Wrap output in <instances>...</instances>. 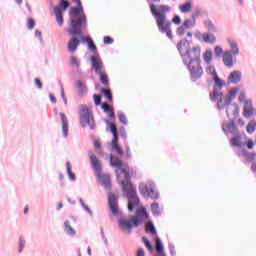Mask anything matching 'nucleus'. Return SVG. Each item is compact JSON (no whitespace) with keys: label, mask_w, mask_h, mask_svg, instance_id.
<instances>
[{"label":"nucleus","mask_w":256,"mask_h":256,"mask_svg":"<svg viewBox=\"0 0 256 256\" xmlns=\"http://www.w3.org/2000/svg\"><path fill=\"white\" fill-rule=\"evenodd\" d=\"M171 11L167 5H150V12L156 19L157 28L161 33H166L169 39H172L171 22L167 19L166 14Z\"/></svg>","instance_id":"f257e3e1"},{"label":"nucleus","mask_w":256,"mask_h":256,"mask_svg":"<svg viewBox=\"0 0 256 256\" xmlns=\"http://www.w3.org/2000/svg\"><path fill=\"white\" fill-rule=\"evenodd\" d=\"M70 15H73V18L70 20L67 32L71 37H75V35H83V30H81V28L87 26V16L83 12L81 2L80 4H77L76 7L70 8Z\"/></svg>","instance_id":"f03ea898"},{"label":"nucleus","mask_w":256,"mask_h":256,"mask_svg":"<svg viewBox=\"0 0 256 256\" xmlns=\"http://www.w3.org/2000/svg\"><path fill=\"white\" fill-rule=\"evenodd\" d=\"M110 165L111 167H115L118 183L122 187L126 199H129V172L122 169L123 162L119 159V157L113 156V154H110Z\"/></svg>","instance_id":"7ed1b4c3"},{"label":"nucleus","mask_w":256,"mask_h":256,"mask_svg":"<svg viewBox=\"0 0 256 256\" xmlns=\"http://www.w3.org/2000/svg\"><path fill=\"white\" fill-rule=\"evenodd\" d=\"M88 155L99 183L102 185V187H104V189H106V191L111 190V177L108 174H101V162L99 159H97V156L93 154V151H90Z\"/></svg>","instance_id":"20e7f679"},{"label":"nucleus","mask_w":256,"mask_h":256,"mask_svg":"<svg viewBox=\"0 0 256 256\" xmlns=\"http://www.w3.org/2000/svg\"><path fill=\"white\" fill-rule=\"evenodd\" d=\"M236 92V90L232 89L229 90V93L227 95H223L222 92L217 91V89H215V91L210 92L209 98L212 102L218 101L217 107L219 110H222L226 106L230 105L231 101L234 99L236 95Z\"/></svg>","instance_id":"39448f33"},{"label":"nucleus","mask_w":256,"mask_h":256,"mask_svg":"<svg viewBox=\"0 0 256 256\" xmlns=\"http://www.w3.org/2000/svg\"><path fill=\"white\" fill-rule=\"evenodd\" d=\"M177 50L181 55L183 62L186 64L188 59L195 58L198 54H201V50L198 46L190 49V43L187 39H182L177 44Z\"/></svg>","instance_id":"423d86ee"},{"label":"nucleus","mask_w":256,"mask_h":256,"mask_svg":"<svg viewBox=\"0 0 256 256\" xmlns=\"http://www.w3.org/2000/svg\"><path fill=\"white\" fill-rule=\"evenodd\" d=\"M201 53H198V55H196L195 57H191L188 59V63L186 62L185 64H187V69L189 71L190 74V78L192 81H197L199 80L204 71L203 68L201 67Z\"/></svg>","instance_id":"0eeeda50"},{"label":"nucleus","mask_w":256,"mask_h":256,"mask_svg":"<svg viewBox=\"0 0 256 256\" xmlns=\"http://www.w3.org/2000/svg\"><path fill=\"white\" fill-rule=\"evenodd\" d=\"M78 115L80 119V127H83L84 129L89 127L91 131H95V119L93 118V114L89 112V107H87V105L81 104L79 106Z\"/></svg>","instance_id":"6e6552de"},{"label":"nucleus","mask_w":256,"mask_h":256,"mask_svg":"<svg viewBox=\"0 0 256 256\" xmlns=\"http://www.w3.org/2000/svg\"><path fill=\"white\" fill-rule=\"evenodd\" d=\"M139 189H140V193L145 198H150L152 200L159 199V192L157 191V189H155V184H153V182L151 181H148L146 183L142 182L140 183Z\"/></svg>","instance_id":"1a4fd4ad"},{"label":"nucleus","mask_w":256,"mask_h":256,"mask_svg":"<svg viewBox=\"0 0 256 256\" xmlns=\"http://www.w3.org/2000/svg\"><path fill=\"white\" fill-rule=\"evenodd\" d=\"M147 217L148 215L145 207L137 209L136 214L132 216L129 220V228L131 229L139 227V225H141V223H143V221H145Z\"/></svg>","instance_id":"9d476101"},{"label":"nucleus","mask_w":256,"mask_h":256,"mask_svg":"<svg viewBox=\"0 0 256 256\" xmlns=\"http://www.w3.org/2000/svg\"><path fill=\"white\" fill-rule=\"evenodd\" d=\"M139 194H137V187L133 183H129V210L133 211L139 207Z\"/></svg>","instance_id":"9b49d317"},{"label":"nucleus","mask_w":256,"mask_h":256,"mask_svg":"<svg viewBox=\"0 0 256 256\" xmlns=\"http://www.w3.org/2000/svg\"><path fill=\"white\" fill-rule=\"evenodd\" d=\"M105 123L109 125L110 131L113 135L111 143L112 149L116 151L118 155H123V150L119 147V144H117L119 142V138L117 137V126H115L113 123H110L109 120H105Z\"/></svg>","instance_id":"f8f14e48"},{"label":"nucleus","mask_w":256,"mask_h":256,"mask_svg":"<svg viewBox=\"0 0 256 256\" xmlns=\"http://www.w3.org/2000/svg\"><path fill=\"white\" fill-rule=\"evenodd\" d=\"M108 205H109L111 215H113V217H118L119 219L121 217V213L123 212L119 211L117 196H115V194L108 195Z\"/></svg>","instance_id":"ddd939ff"},{"label":"nucleus","mask_w":256,"mask_h":256,"mask_svg":"<svg viewBox=\"0 0 256 256\" xmlns=\"http://www.w3.org/2000/svg\"><path fill=\"white\" fill-rule=\"evenodd\" d=\"M118 227L122 233L129 234V218L123 213H120V217L118 218Z\"/></svg>","instance_id":"4468645a"},{"label":"nucleus","mask_w":256,"mask_h":256,"mask_svg":"<svg viewBox=\"0 0 256 256\" xmlns=\"http://www.w3.org/2000/svg\"><path fill=\"white\" fill-rule=\"evenodd\" d=\"M90 62L96 75L101 74V69L103 68V60H101V57H99V55L92 56Z\"/></svg>","instance_id":"2eb2a0df"},{"label":"nucleus","mask_w":256,"mask_h":256,"mask_svg":"<svg viewBox=\"0 0 256 256\" xmlns=\"http://www.w3.org/2000/svg\"><path fill=\"white\" fill-rule=\"evenodd\" d=\"M60 119L62 125L63 138L67 139V137H69V119H67L65 113H60Z\"/></svg>","instance_id":"dca6fc26"},{"label":"nucleus","mask_w":256,"mask_h":256,"mask_svg":"<svg viewBox=\"0 0 256 256\" xmlns=\"http://www.w3.org/2000/svg\"><path fill=\"white\" fill-rule=\"evenodd\" d=\"M76 89L79 97H83L87 93V84L83 80L76 81Z\"/></svg>","instance_id":"f3484780"},{"label":"nucleus","mask_w":256,"mask_h":256,"mask_svg":"<svg viewBox=\"0 0 256 256\" xmlns=\"http://www.w3.org/2000/svg\"><path fill=\"white\" fill-rule=\"evenodd\" d=\"M242 75L240 71H233L228 77L229 84H238L241 81Z\"/></svg>","instance_id":"a211bd4d"},{"label":"nucleus","mask_w":256,"mask_h":256,"mask_svg":"<svg viewBox=\"0 0 256 256\" xmlns=\"http://www.w3.org/2000/svg\"><path fill=\"white\" fill-rule=\"evenodd\" d=\"M79 43L80 41L77 38L70 39L67 45L69 53H75L77 51V47H79Z\"/></svg>","instance_id":"6ab92c4d"},{"label":"nucleus","mask_w":256,"mask_h":256,"mask_svg":"<svg viewBox=\"0 0 256 256\" xmlns=\"http://www.w3.org/2000/svg\"><path fill=\"white\" fill-rule=\"evenodd\" d=\"M223 63L226 67L232 68L233 67V57L230 51H225L223 54Z\"/></svg>","instance_id":"aec40b11"},{"label":"nucleus","mask_w":256,"mask_h":256,"mask_svg":"<svg viewBox=\"0 0 256 256\" xmlns=\"http://www.w3.org/2000/svg\"><path fill=\"white\" fill-rule=\"evenodd\" d=\"M253 115V106L251 102H246L244 104V111H243V116L245 118H250Z\"/></svg>","instance_id":"412c9836"},{"label":"nucleus","mask_w":256,"mask_h":256,"mask_svg":"<svg viewBox=\"0 0 256 256\" xmlns=\"http://www.w3.org/2000/svg\"><path fill=\"white\" fill-rule=\"evenodd\" d=\"M64 231L66 235H70L71 237H75V235H77L75 229H73V227H71V225L69 224V220H66L64 222Z\"/></svg>","instance_id":"4be33fe9"},{"label":"nucleus","mask_w":256,"mask_h":256,"mask_svg":"<svg viewBox=\"0 0 256 256\" xmlns=\"http://www.w3.org/2000/svg\"><path fill=\"white\" fill-rule=\"evenodd\" d=\"M54 13L56 15V21L61 27V25H63V13H61V8L59 6L54 7Z\"/></svg>","instance_id":"5701e85b"},{"label":"nucleus","mask_w":256,"mask_h":256,"mask_svg":"<svg viewBox=\"0 0 256 256\" xmlns=\"http://www.w3.org/2000/svg\"><path fill=\"white\" fill-rule=\"evenodd\" d=\"M156 252L159 256H166L163 250V243L159 237H156Z\"/></svg>","instance_id":"b1692460"},{"label":"nucleus","mask_w":256,"mask_h":256,"mask_svg":"<svg viewBox=\"0 0 256 256\" xmlns=\"http://www.w3.org/2000/svg\"><path fill=\"white\" fill-rule=\"evenodd\" d=\"M179 10L183 14L190 13L192 11V4H191V2H187V3L179 5Z\"/></svg>","instance_id":"393cba45"},{"label":"nucleus","mask_w":256,"mask_h":256,"mask_svg":"<svg viewBox=\"0 0 256 256\" xmlns=\"http://www.w3.org/2000/svg\"><path fill=\"white\" fill-rule=\"evenodd\" d=\"M214 90L213 92L216 90V92H219L223 86H225V82H223L218 76H215L214 78Z\"/></svg>","instance_id":"a878e982"},{"label":"nucleus","mask_w":256,"mask_h":256,"mask_svg":"<svg viewBox=\"0 0 256 256\" xmlns=\"http://www.w3.org/2000/svg\"><path fill=\"white\" fill-rule=\"evenodd\" d=\"M82 41L84 43H87L88 48L90 49V51H97V46H95V43L93 42V40H91V37H82Z\"/></svg>","instance_id":"bb28decb"},{"label":"nucleus","mask_w":256,"mask_h":256,"mask_svg":"<svg viewBox=\"0 0 256 256\" xmlns=\"http://www.w3.org/2000/svg\"><path fill=\"white\" fill-rule=\"evenodd\" d=\"M228 43L230 45V48L232 50V54L234 57L238 56L239 54V49H238V45L235 41L228 39Z\"/></svg>","instance_id":"cd10ccee"},{"label":"nucleus","mask_w":256,"mask_h":256,"mask_svg":"<svg viewBox=\"0 0 256 256\" xmlns=\"http://www.w3.org/2000/svg\"><path fill=\"white\" fill-rule=\"evenodd\" d=\"M202 38L204 42L208 44H214L216 42V37L212 34H208V33L203 34Z\"/></svg>","instance_id":"c85d7f7f"},{"label":"nucleus","mask_w":256,"mask_h":256,"mask_svg":"<svg viewBox=\"0 0 256 256\" xmlns=\"http://www.w3.org/2000/svg\"><path fill=\"white\" fill-rule=\"evenodd\" d=\"M256 130V120L252 119L247 125V133L253 134Z\"/></svg>","instance_id":"c756f323"},{"label":"nucleus","mask_w":256,"mask_h":256,"mask_svg":"<svg viewBox=\"0 0 256 256\" xmlns=\"http://www.w3.org/2000/svg\"><path fill=\"white\" fill-rule=\"evenodd\" d=\"M79 203H80V206L82 207V209H84V211H86V213H88V215H90V217H93V211H91V208H89L87 206V204H85V202L83 201L82 198H79Z\"/></svg>","instance_id":"7c9ffc66"},{"label":"nucleus","mask_w":256,"mask_h":256,"mask_svg":"<svg viewBox=\"0 0 256 256\" xmlns=\"http://www.w3.org/2000/svg\"><path fill=\"white\" fill-rule=\"evenodd\" d=\"M101 93H103L104 97L107 99V101H113V94H111V90L107 88H101Z\"/></svg>","instance_id":"2f4dec72"},{"label":"nucleus","mask_w":256,"mask_h":256,"mask_svg":"<svg viewBox=\"0 0 256 256\" xmlns=\"http://www.w3.org/2000/svg\"><path fill=\"white\" fill-rule=\"evenodd\" d=\"M66 169H67L69 180L70 181H75L76 176H75V173H73L71 171V163L70 162H66Z\"/></svg>","instance_id":"473e14b6"},{"label":"nucleus","mask_w":256,"mask_h":256,"mask_svg":"<svg viewBox=\"0 0 256 256\" xmlns=\"http://www.w3.org/2000/svg\"><path fill=\"white\" fill-rule=\"evenodd\" d=\"M203 60L206 64H210L212 61V51L206 50V52L203 54Z\"/></svg>","instance_id":"72a5a7b5"},{"label":"nucleus","mask_w":256,"mask_h":256,"mask_svg":"<svg viewBox=\"0 0 256 256\" xmlns=\"http://www.w3.org/2000/svg\"><path fill=\"white\" fill-rule=\"evenodd\" d=\"M145 230L148 233L157 234V230L155 229V225H153V222L146 223Z\"/></svg>","instance_id":"f704fd0d"},{"label":"nucleus","mask_w":256,"mask_h":256,"mask_svg":"<svg viewBox=\"0 0 256 256\" xmlns=\"http://www.w3.org/2000/svg\"><path fill=\"white\" fill-rule=\"evenodd\" d=\"M241 138L240 136H234L233 138H231V146L233 147H241V142H240Z\"/></svg>","instance_id":"c9c22d12"},{"label":"nucleus","mask_w":256,"mask_h":256,"mask_svg":"<svg viewBox=\"0 0 256 256\" xmlns=\"http://www.w3.org/2000/svg\"><path fill=\"white\" fill-rule=\"evenodd\" d=\"M204 26L207 28L208 31L216 32V27L211 22V20H205L204 21Z\"/></svg>","instance_id":"e433bc0d"},{"label":"nucleus","mask_w":256,"mask_h":256,"mask_svg":"<svg viewBox=\"0 0 256 256\" xmlns=\"http://www.w3.org/2000/svg\"><path fill=\"white\" fill-rule=\"evenodd\" d=\"M98 75L100 76V81L103 85H109V78L107 77V74L100 72Z\"/></svg>","instance_id":"4c0bfd02"},{"label":"nucleus","mask_w":256,"mask_h":256,"mask_svg":"<svg viewBox=\"0 0 256 256\" xmlns=\"http://www.w3.org/2000/svg\"><path fill=\"white\" fill-rule=\"evenodd\" d=\"M118 119H119L120 123H122V125H127V115H125V113L119 112Z\"/></svg>","instance_id":"58836bf2"},{"label":"nucleus","mask_w":256,"mask_h":256,"mask_svg":"<svg viewBox=\"0 0 256 256\" xmlns=\"http://www.w3.org/2000/svg\"><path fill=\"white\" fill-rule=\"evenodd\" d=\"M142 241H143L145 247H146L149 251H153V250H154L153 245L151 244V242L149 241V239H147V237H143V238H142Z\"/></svg>","instance_id":"ea45409f"},{"label":"nucleus","mask_w":256,"mask_h":256,"mask_svg":"<svg viewBox=\"0 0 256 256\" xmlns=\"http://www.w3.org/2000/svg\"><path fill=\"white\" fill-rule=\"evenodd\" d=\"M206 73L211 75L213 78L217 77V72L215 71V68L212 65L208 66Z\"/></svg>","instance_id":"a19ab883"},{"label":"nucleus","mask_w":256,"mask_h":256,"mask_svg":"<svg viewBox=\"0 0 256 256\" xmlns=\"http://www.w3.org/2000/svg\"><path fill=\"white\" fill-rule=\"evenodd\" d=\"M104 113H109L111 111H113V107H111L108 103H102L101 105Z\"/></svg>","instance_id":"79ce46f5"},{"label":"nucleus","mask_w":256,"mask_h":256,"mask_svg":"<svg viewBox=\"0 0 256 256\" xmlns=\"http://www.w3.org/2000/svg\"><path fill=\"white\" fill-rule=\"evenodd\" d=\"M185 29H190L194 26V22L192 20H185L182 25Z\"/></svg>","instance_id":"37998d69"},{"label":"nucleus","mask_w":256,"mask_h":256,"mask_svg":"<svg viewBox=\"0 0 256 256\" xmlns=\"http://www.w3.org/2000/svg\"><path fill=\"white\" fill-rule=\"evenodd\" d=\"M70 63H71V65H72V67H77V68H79L80 63H79V60H77V57L72 56V57L70 58Z\"/></svg>","instance_id":"c03bdc74"},{"label":"nucleus","mask_w":256,"mask_h":256,"mask_svg":"<svg viewBox=\"0 0 256 256\" xmlns=\"http://www.w3.org/2000/svg\"><path fill=\"white\" fill-rule=\"evenodd\" d=\"M151 209H152L153 214L159 215V203H152Z\"/></svg>","instance_id":"a18cd8bd"},{"label":"nucleus","mask_w":256,"mask_h":256,"mask_svg":"<svg viewBox=\"0 0 256 256\" xmlns=\"http://www.w3.org/2000/svg\"><path fill=\"white\" fill-rule=\"evenodd\" d=\"M23 249H25V241L23 238L19 239V244H18V251L19 253H23Z\"/></svg>","instance_id":"49530a36"},{"label":"nucleus","mask_w":256,"mask_h":256,"mask_svg":"<svg viewBox=\"0 0 256 256\" xmlns=\"http://www.w3.org/2000/svg\"><path fill=\"white\" fill-rule=\"evenodd\" d=\"M233 127L232 123H225L222 126V129L224 130L225 133L230 132L231 128Z\"/></svg>","instance_id":"de8ad7c7"},{"label":"nucleus","mask_w":256,"mask_h":256,"mask_svg":"<svg viewBox=\"0 0 256 256\" xmlns=\"http://www.w3.org/2000/svg\"><path fill=\"white\" fill-rule=\"evenodd\" d=\"M113 38L109 37V36H105L103 38V43L104 45H113Z\"/></svg>","instance_id":"09e8293b"},{"label":"nucleus","mask_w":256,"mask_h":256,"mask_svg":"<svg viewBox=\"0 0 256 256\" xmlns=\"http://www.w3.org/2000/svg\"><path fill=\"white\" fill-rule=\"evenodd\" d=\"M214 53L217 57H221L223 54V50L220 46H216L214 49Z\"/></svg>","instance_id":"8fccbe9b"},{"label":"nucleus","mask_w":256,"mask_h":256,"mask_svg":"<svg viewBox=\"0 0 256 256\" xmlns=\"http://www.w3.org/2000/svg\"><path fill=\"white\" fill-rule=\"evenodd\" d=\"M60 6L62 7V9L65 11L68 9L69 7V2L67 0H60Z\"/></svg>","instance_id":"3c124183"},{"label":"nucleus","mask_w":256,"mask_h":256,"mask_svg":"<svg viewBox=\"0 0 256 256\" xmlns=\"http://www.w3.org/2000/svg\"><path fill=\"white\" fill-rule=\"evenodd\" d=\"M33 27H35V20H33L32 18H29L27 22V28L31 30L33 29Z\"/></svg>","instance_id":"603ef678"},{"label":"nucleus","mask_w":256,"mask_h":256,"mask_svg":"<svg viewBox=\"0 0 256 256\" xmlns=\"http://www.w3.org/2000/svg\"><path fill=\"white\" fill-rule=\"evenodd\" d=\"M94 103L95 105H101V96L94 94Z\"/></svg>","instance_id":"864d4df0"},{"label":"nucleus","mask_w":256,"mask_h":256,"mask_svg":"<svg viewBox=\"0 0 256 256\" xmlns=\"http://www.w3.org/2000/svg\"><path fill=\"white\" fill-rule=\"evenodd\" d=\"M245 156L250 160H254V158L256 157V153L255 152H247V153H245Z\"/></svg>","instance_id":"5fc2aeb1"},{"label":"nucleus","mask_w":256,"mask_h":256,"mask_svg":"<svg viewBox=\"0 0 256 256\" xmlns=\"http://www.w3.org/2000/svg\"><path fill=\"white\" fill-rule=\"evenodd\" d=\"M185 27L182 25V26H180L178 29H177V34L179 35V36H183L184 34H185Z\"/></svg>","instance_id":"6e6d98bb"},{"label":"nucleus","mask_w":256,"mask_h":256,"mask_svg":"<svg viewBox=\"0 0 256 256\" xmlns=\"http://www.w3.org/2000/svg\"><path fill=\"white\" fill-rule=\"evenodd\" d=\"M130 177H132V178H134V179L139 178V175L137 174V170L131 169V170H130Z\"/></svg>","instance_id":"4d7b16f0"},{"label":"nucleus","mask_w":256,"mask_h":256,"mask_svg":"<svg viewBox=\"0 0 256 256\" xmlns=\"http://www.w3.org/2000/svg\"><path fill=\"white\" fill-rule=\"evenodd\" d=\"M173 24L175 25H180L181 24V19L179 16H174L172 19Z\"/></svg>","instance_id":"13d9d810"},{"label":"nucleus","mask_w":256,"mask_h":256,"mask_svg":"<svg viewBox=\"0 0 256 256\" xmlns=\"http://www.w3.org/2000/svg\"><path fill=\"white\" fill-rule=\"evenodd\" d=\"M61 97L64 101V104L67 105V97H65V89H63V86H61Z\"/></svg>","instance_id":"bf43d9fd"},{"label":"nucleus","mask_w":256,"mask_h":256,"mask_svg":"<svg viewBox=\"0 0 256 256\" xmlns=\"http://www.w3.org/2000/svg\"><path fill=\"white\" fill-rule=\"evenodd\" d=\"M247 148L249 150H252L254 148V142H253L252 139H248V141H247Z\"/></svg>","instance_id":"052dcab7"},{"label":"nucleus","mask_w":256,"mask_h":256,"mask_svg":"<svg viewBox=\"0 0 256 256\" xmlns=\"http://www.w3.org/2000/svg\"><path fill=\"white\" fill-rule=\"evenodd\" d=\"M169 251H170V255L171 256H175L176 255V250L174 245H169Z\"/></svg>","instance_id":"680f3d73"},{"label":"nucleus","mask_w":256,"mask_h":256,"mask_svg":"<svg viewBox=\"0 0 256 256\" xmlns=\"http://www.w3.org/2000/svg\"><path fill=\"white\" fill-rule=\"evenodd\" d=\"M35 35H36V37H38L40 43H43V37L41 36V31L36 30Z\"/></svg>","instance_id":"e2e57ef3"},{"label":"nucleus","mask_w":256,"mask_h":256,"mask_svg":"<svg viewBox=\"0 0 256 256\" xmlns=\"http://www.w3.org/2000/svg\"><path fill=\"white\" fill-rule=\"evenodd\" d=\"M35 83H36L38 89H43V84L41 83V80L39 78L35 79Z\"/></svg>","instance_id":"0e129e2a"},{"label":"nucleus","mask_w":256,"mask_h":256,"mask_svg":"<svg viewBox=\"0 0 256 256\" xmlns=\"http://www.w3.org/2000/svg\"><path fill=\"white\" fill-rule=\"evenodd\" d=\"M136 256H145V250H143V248H139L137 250Z\"/></svg>","instance_id":"69168bd1"},{"label":"nucleus","mask_w":256,"mask_h":256,"mask_svg":"<svg viewBox=\"0 0 256 256\" xmlns=\"http://www.w3.org/2000/svg\"><path fill=\"white\" fill-rule=\"evenodd\" d=\"M49 98H50L51 103H53V104L57 103V98L55 97V95L50 93Z\"/></svg>","instance_id":"338daca9"},{"label":"nucleus","mask_w":256,"mask_h":256,"mask_svg":"<svg viewBox=\"0 0 256 256\" xmlns=\"http://www.w3.org/2000/svg\"><path fill=\"white\" fill-rule=\"evenodd\" d=\"M94 148L95 149H100L101 148V144L99 143V140L94 141Z\"/></svg>","instance_id":"774afa93"}]
</instances>
